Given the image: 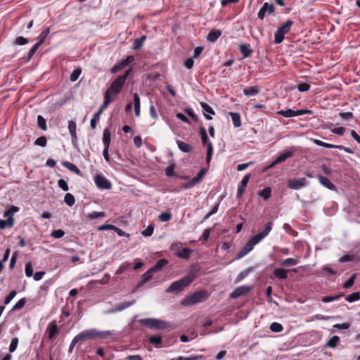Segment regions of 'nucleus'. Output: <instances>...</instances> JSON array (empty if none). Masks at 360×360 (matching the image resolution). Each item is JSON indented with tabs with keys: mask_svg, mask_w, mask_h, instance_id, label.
Instances as JSON below:
<instances>
[{
	"mask_svg": "<svg viewBox=\"0 0 360 360\" xmlns=\"http://www.w3.org/2000/svg\"><path fill=\"white\" fill-rule=\"evenodd\" d=\"M110 131L108 128H105L103 131V142L104 144V146L106 148H109L110 143Z\"/></svg>",
	"mask_w": 360,
	"mask_h": 360,
	"instance_id": "23",
	"label": "nucleus"
},
{
	"mask_svg": "<svg viewBox=\"0 0 360 360\" xmlns=\"http://www.w3.org/2000/svg\"><path fill=\"white\" fill-rule=\"evenodd\" d=\"M94 182L100 189L108 190L112 187L111 183L105 176L100 174L95 176Z\"/></svg>",
	"mask_w": 360,
	"mask_h": 360,
	"instance_id": "9",
	"label": "nucleus"
},
{
	"mask_svg": "<svg viewBox=\"0 0 360 360\" xmlns=\"http://www.w3.org/2000/svg\"><path fill=\"white\" fill-rule=\"evenodd\" d=\"M25 299L22 298L13 307L12 309L13 311L20 309L25 306Z\"/></svg>",
	"mask_w": 360,
	"mask_h": 360,
	"instance_id": "57",
	"label": "nucleus"
},
{
	"mask_svg": "<svg viewBox=\"0 0 360 360\" xmlns=\"http://www.w3.org/2000/svg\"><path fill=\"white\" fill-rule=\"evenodd\" d=\"M145 39H146L145 36H142L139 39H136L133 44V49L135 50L140 49L142 46L143 43Z\"/></svg>",
	"mask_w": 360,
	"mask_h": 360,
	"instance_id": "38",
	"label": "nucleus"
},
{
	"mask_svg": "<svg viewBox=\"0 0 360 360\" xmlns=\"http://www.w3.org/2000/svg\"><path fill=\"white\" fill-rule=\"evenodd\" d=\"M200 134L201 136L202 141L204 144H205L207 141V131L205 127L200 128Z\"/></svg>",
	"mask_w": 360,
	"mask_h": 360,
	"instance_id": "62",
	"label": "nucleus"
},
{
	"mask_svg": "<svg viewBox=\"0 0 360 360\" xmlns=\"http://www.w3.org/2000/svg\"><path fill=\"white\" fill-rule=\"evenodd\" d=\"M205 173V170L204 169H201L198 175L192 179V182L193 184H195L200 181L202 177L204 176Z\"/></svg>",
	"mask_w": 360,
	"mask_h": 360,
	"instance_id": "61",
	"label": "nucleus"
},
{
	"mask_svg": "<svg viewBox=\"0 0 360 360\" xmlns=\"http://www.w3.org/2000/svg\"><path fill=\"white\" fill-rule=\"evenodd\" d=\"M49 338H53L58 332V326L56 321H52L48 327Z\"/></svg>",
	"mask_w": 360,
	"mask_h": 360,
	"instance_id": "19",
	"label": "nucleus"
},
{
	"mask_svg": "<svg viewBox=\"0 0 360 360\" xmlns=\"http://www.w3.org/2000/svg\"><path fill=\"white\" fill-rule=\"evenodd\" d=\"M270 330L274 333H279L283 330V327L281 323L274 322L270 326Z\"/></svg>",
	"mask_w": 360,
	"mask_h": 360,
	"instance_id": "36",
	"label": "nucleus"
},
{
	"mask_svg": "<svg viewBox=\"0 0 360 360\" xmlns=\"http://www.w3.org/2000/svg\"><path fill=\"white\" fill-rule=\"evenodd\" d=\"M167 264V261L165 259H160L158 261V262L155 264V265L150 268V271L157 272L162 269V268L165 266Z\"/></svg>",
	"mask_w": 360,
	"mask_h": 360,
	"instance_id": "28",
	"label": "nucleus"
},
{
	"mask_svg": "<svg viewBox=\"0 0 360 360\" xmlns=\"http://www.w3.org/2000/svg\"><path fill=\"white\" fill-rule=\"evenodd\" d=\"M64 201L68 205L72 206L75 202V199L71 193H66L64 198Z\"/></svg>",
	"mask_w": 360,
	"mask_h": 360,
	"instance_id": "35",
	"label": "nucleus"
},
{
	"mask_svg": "<svg viewBox=\"0 0 360 360\" xmlns=\"http://www.w3.org/2000/svg\"><path fill=\"white\" fill-rule=\"evenodd\" d=\"M110 334V331H98L96 329L86 330L75 336V341H79L80 343H82L87 340L105 338Z\"/></svg>",
	"mask_w": 360,
	"mask_h": 360,
	"instance_id": "2",
	"label": "nucleus"
},
{
	"mask_svg": "<svg viewBox=\"0 0 360 360\" xmlns=\"http://www.w3.org/2000/svg\"><path fill=\"white\" fill-rule=\"evenodd\" d=\"M134 98V106L135 110V115L136 117H139L141 114V103L140 98L137 94L133 95Z\"/></svg>",
	"mask_w": 360,
	"mask_h": 360,
	"instance_id": "17",
	"label": "nucleus"
},
{
	"mask_svg": "<svg viewBox=\"0 0 360 360\" xmlns=\"http://www.w3.org/2000/svg\"><path fill=\"white\" fill-rule=\"evenodd\" d=\"M195 278V272L192 271L182 278L173 282L166 290L167 292H176L181 291L184 288L189 285Z\"/></svg>",
	"mask_w": 360,
	"mask_h": 360,
	"instance_id": "3",
	"label": "nucleus"
},
{
	"mask_svg": "<svg viewBox=\"0 0 360 360\" xmlns=\"http://www.w3.org/2000/svg\"><path fill=\"white\" fill-rule=\"evenodd\" d=\"M250 174H247L245 175L241 182H240V184L238 188V191H237V198H240L245 191V187L247 186V184L249 181V179H250Z\"/></svg>",
	"mask_w": 360,
	"mask_h": 360,
	"instance_id": "13",
	"label": "nucleus"
},
{
	"mask_svg": "<svg viewBox=\"0 0 360 360\" xmlns=\"http://www.w3.org/2000/svg\"><path fill=\"white\" fill-rule=\"evenodd\" d=\"M150 343L155 345L157 348H160L162 343V338L160 336H150L148 338Z\"/></svg>",
	"mask_w": 360,
	"mask_h": 360,
	"instance_id": "29",
	"label": "nucleus"
},
{
	"mask_svg": "<svg viewBox=\"0 0 360 360\" xmlns=\"http://www.w3.org/2000/svg\"><path fill=\"white\" fill-rule=\"evenodd\" d=\"M139 323L150 329H165L170 326L169 323L154 318L142 319Z\"/></svg>",
	"mask_w": 360,
	"mask_h": 360,
	"instance_id": "5",
	"label": "nucleus"
},
{
	"mask_svg": "<svg viewBox=\"0 0 360 360\" xmlns=\"http://www.w3.org/2000/svg\"><path fill=\"white\" fill-rule=\"evenodd\" d=\"M153 224H150L144 231H142V234L146 237H149L153 234Z\"/></svg>",
	"mask_w": 360,
	"mask_h": 360,
	"instance_id": "54",
	"label": "nucleus"
},
{
	"mask_svg": "<svg viewBox=\"0 0 360 360\" xmlns=\"http://www.w3.org/2000/svg\"><path fill=\"white\" fill-rule=\"evenodd\" d=\"M18 207L15 206H12L9 210H6L4 217L7 218L6 220L0 219V229H4L6 227L11 228L14 224V219L13 215L15 212L18 211Z\"/></svg>",
	"mask_w": 360,
	"mask_h": 360,
	"instance_id": "7",
	"label": "nucleus"
},
{
	"mask_svg": "<svg viewBox=\"0 0 360 360\" xmlns=\"http://www.w3.org/2000/svg\"><path fill=\"white\" fill-rule=\"evenodd\" d=\"M259 92V89L257 86H253L243 89V93L247 96H255L258 94Z\"/></svg>",
	"mask_w": 360,
	"mask_h": 360,
	"instance_id": "21",
	"label": "nucleus"
},
{
	"mask_svg": "<svg viewBox=\"0 0 360 360\" xmlns=\"http://www.w3.org/2000/svg\"><path fill=\"white\" fill-rule=\"evenodd\" d=\"M342 296H343V293H342V292L335 296H326V297H323L322 298V301L323 302H333L335 300H338L340 297H341Z\"/></svg>",
	"mask_w": 360,
	"mask_h": 360,
	"instance_id": "42",
	"label": "nucleus"
},
{
	"mask_svg": "<svg viewBox=\"0 0 360 360\" xmlns=\"http://www.w3.org/2000/svg\"><path fill=\"white\" fill-rule=\"evenodd\" d=\"M229 115L231 117L233 124L235 127H239L241 125L240 116L239 113L230 112Z\"/></svg>",
	"mask_w": 360,
	"mask_h": 360,
	"instance_id": "25",
	"label": "nucleus"
},
{
	"mask_svg": "<svg viewBox=\"0 0 360 360\" xmlns=\"http://www.w3.org/2000/svg\"><path fill=\"white\" fill-rule=\"evenodd\" d=\"M284 34H281V32H279V31L277 30L276 33L275 34L274 37V41L276 44H280L283 41L284 39Z\"/></svg>",
	"mask_w": 360,
	"mask_h": 360,
	"instance_id": "63",
	"label": "nucleus"
},
{
	"mask_svg": "<svg viewBox=\"0 0 360 360\" xmlns=\"http://www.w3.org/2000/svg\"><path fill=\"white\" fill-rule=\"evenodd\" d=\"M200 105L205 112L210 114V115H214L215 112H214L213 108L211 106H210L207 103L201 102Z\"/></svg>",
	"mask_w": 360,
	"mask_h": 360,
	"instance_id": "46",
	"label": "nucleus"
},
{
	"mask_svg": "<svg viewBox=\"0 0 360 360\" xmlns=\"http://www.w3.org/2000/svg\"><path fill=\"white\" fill-rule=\"evenodd\" d=\"M105 217V213L104 212H92L87 214V218L90 219H94L96 218H102Z\"/></svg>",
	"mask_w": 360,
	"mask_h": 360,
	"instance_id": "34",
	"label": "nucleus"
},
{
	"mask_svg": "<svg viewBox=\"0 0 360 360\" xmlns=\"http://www.w3.org/2000/svg\"><path fill=\"white\" fill-rule=\"evenodd\" d=\"M82 71L79 68L73 70L70 75V79L71 82H75L78 79Z\"/></svg>",
	"mask_w": 360,
	"mask_h": 360,
	"instance_id": "50",
	"label": "nucleus"
},
{
	"mask_svg": "<svg viewBox=\"0 0 360 360\" xmlns=\"http://www.w3.org/2000/svg\"><path fill=\"white\" fill-rule=\"evenodd\" d=\"M273 222L269 221L264 230L257 235L254 236L252 238H251L247 243L245 245V246L243 248V249L238 252V259H240L245 256L248 253H249L254 248L255 245L259 243L262 239H264L269 232L271 231L272 229Z\"/></svg>",
	"mask_w": 360,
	"mask_h": 360,
	"instance_id": "1",
	"label": "nucleus"
},
{
	"mask_svg": "<svg viewBox=\"0 0 360 360\" xmlns=\"http://www.w3.org/2000/svg\"><path fill=\"white\" fill-rule=\"evenodd\" d=\"M293 153L292 151H286L283 153L280 154L277 158L271 164L270 167L275 166L276 165L285 161L287 158L292 156Z\"/></svg>",
	"mask_w": 360,
	"mask_h": 360,
	"instance_id": "12",
	"label": "nucleus"
},
{
	"mask_svg": "<svg viewBox=\"0 0 360 360\" xmlns=\"http://www.w3.org/2000/svg\"><path fill=\"white\" fill-rule=\"evenodd\" d=\"M329 129H330L331 132H333V134H338L339 136H342L345 131V129L342 127H335V128L330 127Z\"/></svg>",
	"mask_w": 360,
	"mask_h": 360,
	"instance_id": "55",
	"label": "nucleus"
},
{
	"mask_svg": "<svg viewBox=\"0 0 360 360\" xmlns=\"http://www.w3.org/2000/svg\"><path fill=\"white\" fill-rule=\"evenodd\" d=\"M307 184V181L305 178L292 179L288 181V186L292 189L298 190Z\"/></svg>",
	"mask_w": 360,
	"mask_h": 360,
	"instance_id": "10",
	"label": "nucleus"
},
{
	"mask_svg": "<svg viewBox=\"0 0 360 360\" xmlns=\"http://www.w3.org/2000/svg\"><path fill=\"white\" fill-rule=\"evenodd\" d=\"M130 71L131 70H128L123 75L118 77L114 82H112L110 89H108L105 93H109V95L114 96L115 98L120 92L122 86L130 73Z\"/></svg>",
	"mask_w": 360,
	"mask_h": 360,
	"instance_id": "4",
	"label": "nucleus"
},
{
	"mask_svg": "<svg viewBox=\"0 0 360 360\" xmlns=\"http://www.w3.org/2000/svg\"><path fill=\"white\" fill-rule=\"evenodd\" d=\"M266 7H269V14L272 13L274 12V5L272 4H269L268 3H265L263 6L260 8L259 13H258V18L261 20H263L265 15H266Z\"/></svg>",
	"mask_w": 360,
	"mask_h": 360,
	"instance_id": "15",
	"label": "nucleus"
},
{
	"mask_svg": "<svg viewBox=\"0 0 360 360\" xmlns=\"http://www.w3.org/2000/svg\"><path fill=\"white\" fill-rule=\"evenodd\" d=\"M41 45V44H40L39 42H37L32 47V49L29 51L28 54H27V60H28L32 58L33 55L35 53V52L37 51V49L40 47Z\"/></svg>",
	"mask_w": 360,
	"mask_h": 360,
	"instance_id": "41",
	"label": "nucleus"
},
{
	"mask_svg": "<svg viewBox=\"0 0 360 360\" xmlns=\"http://www.w3.org/2000/svg\"><path fill=\"white\" fill-rule=\"evenodd\" d=\"M207 294L205 291H198L188 296L181 301L184 306L193 305L203 302L206 300Z\"/></svg>",
	"mask_w": 360,
	"mask_h": 360,
	"instance_id": "6",
	"label": "nucleus"
},
{
	"mask_svg": "<svg viewBox=\"0 0 360 360\" xmlns=\"http://www.w3.org/2000/svg\"><path fill=\"white\" fill-rule=\"evenodd\" d=\"M29 39L22 36L17 37L13 41L14 46H22L28 44Z\"/></svg>",
	"mask_w": 360,
	"mask_h": 360,
	"instance_id": "30",
	"label": "nucleus"
},
{
	"mask_svg": "<svg viewBox=\"0 0 360 360\" xmlns=\"http://www.w3.org/2000/svg\"><path fill=\"white\" fill-rule=\"evenodd\" d=\"M251 288L247 286H240L234 290L231 294V298H238L243 296L250 291Z\"/></svg>",
	"mask_w": 360,
	"mask_h": 360,
	"instance_id": "11",
	"label": "nucleus"
},
{
	"mask_svg": "<svg viewBox=\"0 0 360 360\" xmlns=\"http://www.w3.org/2000/svg\"><path fill=\"white\" fill-rule=\"evenodd\" d=\"M360 299V293L358 292H353L352 294L348 295L346 297V300L349 302H352L356 300H359Z\"/></svg>",
	"mask_w": 360,
	"mask_h": 360,
	"instance_id": "48",
	"label": "nucleus"
},
{
	"mask_svg": "<svg viewBox=\"0 0 360 360\" xmlns=\"http://www.w3.org/2000/svg\"><path fill=\"white\" fill-rule=\"evenodd\" d=\"M297 264V261L292 258H288L281 262V264L284 266H291L296 265Z\"/></svg>",
	"mask_w": 360,
	"mask_h": 360,
	"instance_id": "40",
	"label": "nucleus"
},
{
	"mask_svg": "<svg viewBox=\"0 0 360 360\" xmlns=\"http://www.w3.org/2000/svg\"><path fill=\"white\" fill-rule=\"evenodd\" d=\"M339 340L340 338L338 336L334 335L328 341L327 345L329 347L334 348L337 346Z\"/></svg>",
	"mask_w": 360,
	"mask_h": 360,
	"instance_id": "45",
	"label": "nucleus"
},
{
	"mask_svg": "<svg viewBox=\"0 0 360 360\" xmlns=\"http://www.w3.org/2000/svg\"><path fill=\"white\" fill-rule=\"evenodd\" d=\"M18 339L17 338H13L11 340V342L10 344V347H9L10 352H13L16 349V348L18 347Z\"/></svg>",
	"mask_w": 360,
	"mask_h": 360,
	"instance_id": "59",
	"label": "nucleus"
},
{
	"mask_svg": "<svg viewBox=\"0 0 360 360\" xmlns=\"http://www.w3.org/2000/svg\"><path fill=\"white\" fill-rule=\"evenodd\" d=\"M212 152H213L212 144L211 142H209L207 143V157H206V160H207V162H208V163L211 160V158L212 156Z\"/></svg>",
	"mask_w": 360,
	"mask_h": 360,
	"instance_id": "51",
	"label": "nucleus"
},
{
	"mask_svg": "<svg viewBox=\"0 0 360 360\" xmlns=\"http://www.w3.org/2000/svg\"><path fill=\"white\" fill-rule=\"evenodd\" d=\"M158 219L162 222L169 221L172 219V214L169 212H162L159 215Z\"/></svg>",
	"mask_w": 360,
	"mask_h": 360,
	"instance_id": "43",
	"label": "nucleus"
},
{
	"mask_svg": "<svg viewBox=\"0 0 360 360\" xmlns=\"http://www.w3.org/2000/svg\"><path fill=\"white\" fill-rule=\"evenodd\" d=\"M292 24V22L291 20H288L285 22H284L281 26V27L278 28V31H279V32H281V34H285L289 32Z\"/></svg>",
	"mask_w": 360,
	"mask_h": 360,
	"instance_id": "27",
	"label": "nucleus"
},
{
	"mask_svg": "<svg viewBox=\"0 0 360 360\" xmlns=\"http://www.w3.org/2000/svg\"><path fill=\"white\" fill-rule=\"evenodd\" d=\"M49 27H46V29H44L39 37V41L38 42L42 44L46 38L47 37V36L49 35Z\"/></svg>",
	"mask_w": 360,
	"mask_h": 360,
	"instance_id": "49",
	"label": "nucleus"
},
{
	"mask_svg": "<svg viewBox=\"0 0 360 360\" xmlns=\"http://www.w3.org/2000/svg\"><path fill=\"white\" fill-rule=\"evenodd\" d=\"M46 142L47 141L45 136H40L35 140L34 144L40 146L41 147H44L46 145Z\"/></svg>",
	"mask_w": 360,
	"mask_h": 360,
	"instance_id": "56",
	"label": "nucleus"
},
{
	"mask_svg": "<svg viewBox=\"0 0 360 360\" xmlns=\"http://www.w3.org/2000/svg\"><path fill=\"white\" fill-rule=\"evenodd\" d=\"M63 165L68 168L71 172H75L77 174H79L80 173L79 169L74 164L68 162H63Z\"/></svg>",
	"mask_w": 360,
	"mask_h": 360,
	"instance_id": "32",
	"label": "nucleus"
},
{
	"mask_svg": "<svg viewBox=\"0 0 360 360\" xmlns=\"http://www.w3.org/2000/svg\"><path fill=\"white\" fill-rule=\"evenodd\" d=\"M15 295L16 292L15 290L11 291L9 294L6 296L4 300V304H8V303H10V302L15 297Z\"/></svg>",
	"mask_w": 360,
	"mask_h": 360,
	"instance_id": "64",
	"label": "nucleus"
},
{
	"mask_svg": "<svg viewBox=\"0 0 360 360\" xmlns=\"http://www.w3.org/2000/svg\"><path fill=\"white\" fill-rule=\"evenodd\" d=\"M319 181L320 184L326 187L327 188L330 190H334L335 186V185L326 177L323 176L322 175H319L318 176Z\"/></svg>",
	"mask_w": 360,
	"mask_h": 360,
	"instance_id": "14",
	"label": "nucleus"
},
{
	"mask_svg": "<svg viewBox=\"0 0 360 360\" xmlns=\"http://www.w3.org/2000/svg\"><path fill=\"white\" fill-rule=\"evenodd\" d=\"M76 129H77V125H76L75 122H74L72 120L69 121L68 130L70 133L72 141H75L77 139Z\"/></svg>",
	"mask_w": 360,
	"mask_h": 360,
	"instance_id": "24",
	"label": "nucleus"
},
{
	"mask_svg": "<svg viewBox=\"0 0 360 360\" xmlns=\"http://www.w3.org/2000/svg\"><path fill=\"white\" fill-rule=\"evenodd\" d=\"M192 252V250L188 248H184L181 250H180L177 255L178 257L184 259H188L190 257L191 253Z\"/></svg>",
	"mask_w": 360,
	"mask_h": 360,
	"instance_id": "31",
	"label": "nucleus"
},
{
	"mask_svg": "<svg viewBox=\"0 0 360 360\" xmlns=\"http://www.w3.org/2000/svg\"><path fill=\"white\" fill-rule=\"evenodd\" d=\"M114 99V96H110L109 93H105L104 96V101L101 105L98 111H101V112L103 113L104 109H105Z\"/></svg>",
	"mask_w": 360,
	"mask_h": 360,
	"instance_id": "18",
	"label": "nucleus"
},
{
	"mask_svg": "<svg viewBox=\"0 0 360 360\" xmlns=\"http://www.w3.org/2000/svg\"><path fill=\"white\" fill-rule=\"evenodd\" d=\"M37 124L41 129L46 130V122L41 115H38L37 117Z\"/></svg>",
	"mask_w": 360,
	"mask_h": 360,
	"instance_id": "37",
	"label": "nucleus"
},
{
	"mask_svg": "<svg viewBox=\"0 0 360 360\" xmlns=\"http://www.w3.org/2000/svg\"><path fill=\"white\" fill-rule=\"evenodd\" d=\"M271 190L269 187H266L263 190L258 192V195L264 198V200H268L271 196Z\"/></svg>",
	"mask_w": 360,
	"mask_h": 360,
	"instance_id": "33",
	"label": "nucleus"
},
{
	"mask_svg": "<svg viewBox=\"0 0 360 360\" xmlns=\"http://www.w3.org/2000/svg\"><path fill=\"white\" fill-rule=\"evenodd\" d=\"M58 185L64 191H68L69 189L68 185L64 179H59L58 181Z\"/></svg>",
	"mask_w": 360,
	"mask_h": 360,
	"instance_id": "60",
	"label": "nucleus"
},
{
	"mask_svg": "<svg viewBox=\"0 0 360 360\" xmlns=\"http://www.w3.org/2000/svg\"><path fill=\"white\" fill-rule=\"evenodd\" d=\"M176 144L179 149L184 153H189L192 149V146L191 145L180 140L176 141Z\"/></svg>",
	"mask_w": 360,
	"mask_h": 360,
	"instance_id": "22",
	"label": "nucleus"
},
{
	"mask_svg": "<svg viewBox=\"0 0 360 360\" xmlns=\"http://www.w3.org/2000/svg\"><path fill=\"white\" fill-rule=\"evenodd\" d=\"M65 235V232L61 229L53 230L51 236L55 238H61Z\"/></svg>",
	"mask_w": 360,
	"mask_h": 360,
	"instance_id": "52",
	"label": "nucleus"
},
{
	"mask_svg": "<svg viewBox=\"0 0 360 360\" xmlns=\"http://www.w3.org/2000/svg\"><path fill=\"white\" fill-rule=\"evenodd\" d=\"M153 273V271H150V269L148 271L144 273L141 278L142 283H146V282L149 281L152 278Z\"/></svg>",
	"mask_w": 360,
	"mask_h": 360,
	"instance_id": "53",
	"label": "nucleus"
},
{
	"mask_svg": "<svg viewBox=\"0 0 360 360\" xmlns=\"http://www.w3.org/2000/svg\"><path fill=\"white\" fill-rule=\"evenodd\" d=\"M135 303V300H132V301H129V302H123V303H120L117 306V309L119 310V311H121V310H123L124 309H127L129 307H131V305H133Z\"/></svg>",
	"mask_w": 360,
	"mask_h": 360,
	"instance_id": "44",
	"label": "nucleus"
},
{
	"mask_svg": "<svg viewBox=\"0 0 360 360\" xmlns=\"http://www.w3.org/2000/svg\"><path fill=\"white\" fill-rule=\"evenodd\" d=\"M239 47L240 51L242 53L244 58H248L252 53V50L250 45L242 44Z\"/></svg>",
	"mask_w": 360,
	"mask_h": 360,
	"instance_id": "20",
	"label": "nucleus"
},
{
	"mask_svg": "<svg viewBox=\"0 0 360 360\" xmlns=\"http://www.w3.org/2000/svg\"><path fill=\"white\" fill-rule=\"evenodd\" d=\"M25 273L27 277H31L33 275V269L30 263H27L25 264Z\"/></svg>",
	"mask_w": 360,
	"mask_h": 360,
	"instance_id": "58",
	"label": "nucleus"
},
{
	"mask_svg": "<svg viewBox=\"0 0 360 360\" xmlns=\"http://www.w3.org/2000/svg\"><path fill=\"white\" fill-rule=\"evenodd\" d=\"M311 111L308 110H293L292 109L288 110H281L278 112V114L282 115L285 117H293L299 115H302L307 113H310Z\"/></svg>",
	"mask_w": 360,
	"mask_h": 360,
	"instance_id": "8",
	"label": "nucleus"
},
{
	"mask_svg": "<svg viewBox=\"0 0 360 360\" xmlns=\"http://www.w3.org/2000/svg\"><path fill=\"white\" fill-rule=\"evenodd\" d=\"M288 270L284 269H276L274 274L276 277L281 279H285L288 276Z\"/></svg>",
	"mask_w": 360,
	"mask_h": 360,
	"instance_id": "26",
	"label": "nucleus"
},
{
	"mask_svg": "<svg viewBox=\"0 0 360 360\" xmlns=\"http://www.w3.org/2000/svg\"><path fill=\"white\" fill-rule=\"evenodd\" d=\"M221 35V32L218 30H211L207 36V40L210 42H215Z\"/></svg>",
	"mask_w": 360,
	"mask_h": 360,
	"instance_id": "16",
	"label": "nucleus"
},
{
	"mask_svg": "<svg viewBox=\"0 0 360 360\" xmlns=\"http://www.w3.org/2000/svg\"><path fill=\"white\" fill-rule=\"evenodd\" d=\"M102 113L101 111H98L94 114L93 118L91 120V127L92 129H95L96 127L97 121L99 120V117Z\"/></svg>",
	"mask_w": 360,
	"mask_h": 360,
	"instance_id": "47",
	"label": "nucleus"
},
{
	"mask_svg": "<svg viewBox=\"0 0 360 360\" xmlns=\"http://www.w3.org/2000/svg\"><path fill=\"white\" fill-rule=\"evenodd\" d=\"M313 142L319 146L325 147L326 148H334L335 147V145L327 143L319 139H313Z\"/></svg>",
	"mask_w": 360,
	"mask_h": 360,
	"instance_id": "39",
	"label": "nucleus"
}]
</instances>
